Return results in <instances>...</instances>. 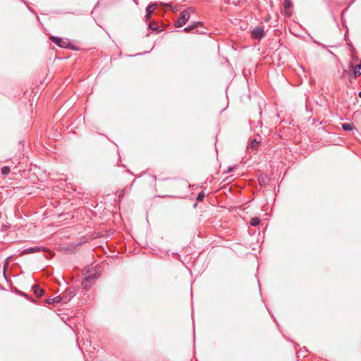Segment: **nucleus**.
I'll list each match as a JSON object with an SVG mask.
<instances>
[{
  "label": "nucleus",
  "mask_w": 361,
  "mask_h": 361,
  "mask_svg": "<svg viewBox=\"0 0 361 361\" xmlns=\"http://www.w3.org/2000/svg\"><path fill=\"white\" fill-rule=\"evenodd\" d=\"M192 8H188L180 12L178 19L175 22L176 27H181L188 21L190 18V13H193Z\"/></svg>",
  "instance_id": "nucleus-1"
},
{
  "label": "nucleus",
  "mask_w": 361,
  "mask_h": 361,
  "mask_svg": "<svg viewBox=\"0 0 361 361\" xmlns=\"http://www.w3.org/2000/svg\"><path fill=\"white\" fill-rule=\"evenodd\" d=\"M49 39L59 47L75 49L74 46L71 45L67 39H63L56 36H50Z\"/></svg>",
  "instance_id": "nucleus-2"
},
{
  "label": "nucleus",
  "mask_w": 361,
  "mask_h": 361,
  "mask_svg": "<svg viewBox=\"0 0 361 361\" xmlns=\"http://www.w3.org/2000/svg\"><path fill=\"white\" fill-rule=\"evenodd\" d=\"M99 276L98 274H90L87 276H86L83 281H82V286L83 289L88 290L92 284L94 283V281Z\"/></svg>",
  "instance_id": "nucleus-3"
},
{
  "label": "nucleus",
  "mask_w": 361,
  "mask_h": 361,
  "mask_svg": "<svg viewBox=\"0 0 361 361\" xmlns=\"http://www.w3.org/2000/svg\"><path fill=\"white\" fill-rule=\"evenodd\" d=\"M76 295V290L74 287L67 288L61 297L63 302H68Z\"/></svg>",
  "instance_id": "nucleus-4"
},
{
  "label": "nucleus",
  "mask_w": 361,
  "mask_h": 361,
  "mask_svg": "<svg viewBox=\"0 0 361 361\" xmlns=\"http://www.w3.org/2000/svg\"><path fill=\"white\" fill-rule=\"evenodd\" d=\"M293 7V4L291 0H284L283 14L286 17H290L292 15L291 9Z\"/></svg>",
  "instance_id": "nucleus-5"
},
{
  "label": "nucleus",
  "mask_w": 361,
  "mask_h": 361,
  "mask_svg": "<svg viewBox=\"0 0 361 361\" xmlns=\"http://www.w3.org/2000/svg\"><path fill=\"white\" fill-rule=\"evenodd\" d=\"M265 36L264 28L256 27L251 32V37L255 39H261Z\"/></svg>",
  "instance_id": "nucleus-6"
},
{
  "label": "nucleus",
  "mask_w": 361,
  "mask_h": 361,
  "mask_svg": "<svg viewBox=\"0 0 361 361\" xmlns=\"http://www.w3.org/2000/svg\"><path fill=\"white\" fill-rule=\"evenodd\" d=\"M41 250L45 251V248L39 247V246H35L33 247H29V248L24 249L23 250L21 251L20 255H24L35 253L37 252H39Z\"/></svg>",
  "instance_id": "nucleus-7"
},
{
  "label": "nucleus",
  "mask_w": 361,
  "mask_h": 361,
  "mask_svg": "<svg viewBox=\"0 0 361 361\" xmlns=\"http://www.w3.org/2000/svg\"><path fill=\"white\" fill-rule=\"evenodd\" d=\"M32 290H33L34 294L37 298L42 297L45 293V290L44 289H42V288H40V286L39 285H37V284H35L32 286Z\"/></svg>",
  "instance_id": "nucleus-8"
},
{
  "label": "nucleus",
  "mask_w": 361,
  "mask_h": 361,
  "mask_svg": "<svg viewBox=\"0 0 361 361\" xmlns=\"http://www.w3.org/2000/svg\"><path fill=\"white\" fill-rule=\"evenodd\" d=\"M157 5L156 4H152L147 7V8H146L147 14L145 16L146 20H147L150 18L152 13L157 8Z\"/></svg>",
  "instance_id": "nucleus-9"
},
{
  "label": "nucleus",
  "mask_w": 361,
  "mask_h": 361,
  "mask_svg": "<svg viewBox=\"0 0 361 361\" xmlns=\"http://www.w3.org/2000/svg\"><path fill=\"white\" fill-rule=\"evenodd\" d=\"M198 27H202V22H195L193 24L188 26V27H185L184 29H183V31L185 32H189L190 31H192L195 29H197Z\"/></svg>",
  "instance_id": "nucleus-10"
},
{
  "label": "nucleus",
  "mask_w": 361,
  "mask_h": 361,
  "mask_svg": "<svg viewBox=\"0 0 361 361\" xmlns=\"http://www.w3.org/2000/svg\"><path fill=\"white\" fill-rule=\"evenodd\" d=\"M350 68L353 70L354 78H356L361 75V63L354 67L353 64L350 63Z\"/></svg>",
  "instance_id": "nucleus-11"
},
{
  "label": "nucleus",
  "mask_w": 361,
  "mask_h": 361,
  "mask_svg": "<svg viewBox=\"0 0 361 361\" xmlns=\"http://www.w3.org/2000/svg\"><path fill=\"white\" fill-rule=\"evenodd\" d=\"M60 301H62V300H61L60 296H56V297H54V298H47L45 300L46 303H47V304L58 303Z\"/></svg>",
  "instance_id": "nucleus-12"
},
{
  "label": "nucleus",
  "mask_w": 361,
  "mask_h": 361,
  "mask_svg": "<svg viewBox=\"0 0 361 361\" xmlns=\"http://www.w3.org/2000/svg\"><path fill=\"white\" fill-rule=\"evenodd\" d=\"M260 142V140H257L256 138L252 139L250 143V147L254 150L258 149Z\"/></svg>",
  "instance_id": "nucleus-13"
},
{
  "label": "nucleus",
  "mask_w": 361,
  "mask_h": 361,
  "mask_svg": "<svg viewBox=\"0 0 361 361\" xmlns=\"http://www.w3.org/2000/svg\"><path fill=\"white\" fill-rule=\"evenodd\" d=\"M148 27L153 31H159V26L156 22H151L149 23Z\"/></svg>",
  "instance_id": "nucleus-14"
},
{
  "label": "nucleus",
  "mask_w": 361,
  "mask_h": 361,
  "mask_svg": "<svg viewBox=\"0 0 361 361\" xmlns=\"http://www.w3.org/2000/svg\"><path fill=\"white\" fill-rule=\"evenodd\" d=\"M261 223V219L258 217H253L250 220V224L252 226H257Z\"/></svg>",
  "instance_id": "nucleus-15"
},
{
  "label": "nucleus",
  "mask_w": 361,
  "mask_h": 361,
  "mask_svg": "<svg viewBox=\"0 0 361 361\" xmlns=\"http://www.w3.org/2000/svg\"><path fill=\"white\" fill-rule=\"evenodd\" d=\"M353 127V125L349 123H344L342 124V128L345 131L352 130Z\"/></svg>",
  "instance_id": "nucleus-16"
},
{
  "label": "nucleus",
  "mask_w": 361,
  "mask_h": 361,
  "mask_svg": "<svg viewBox=\"0 0 361 361\" xmlns=\"http://www.w3.org/2000/svg\"><path fill=\"white\" fill-rule=\"evenodd\" d=\"M1 174L4 176L8 175L11 172L10 167L4 166L1 169Z\"/></svg>",
  "instance_id": "nucleus-17"
},
{
  "label": "nucleus",
  "mask_w": 361,
  "mask_h": 361,
  "mask_svg": "<svg viewBox=\"0 0 361 361\" xmlns=\"http://www.w3.org/2000/svg\"><path fill=\"white\" fill-rule=\"evenodd\" d=\"M204 197H205L204 192L202 191L197 195V200L199 202H201L204 200Z\"/></svg>",
  "instance_id": "nucleus-18"
},
{
  "label": "nucleus",
  "mask_w": 361,
  "mask_h": 361,
  "mask_svg": "<svg viewBox=\"0 0 361 361\" xmlns=\"http://www.w3.org/2000/svg\"><path fill=\"white\" fill-rule=\"evenodd\" d=\"M8 259H7V260L4 264V269H6V267L8 266Z\"/></svg>",
  "instance_id": "nucleus-19"
},
{
  "label": "nucleus",
  "mask_w": 361,
  "mask_h": 361,
  "mask_svg": "<svg viewBox=\"0 0 361 361\" xmlns=\"http://www.w3.org/2000/svg\"><path fill=\"white\" fill-rule=\"evenodd\" d=\"M347 73H348V71H345V70H344V71H343V76H342V77H343V76H344L345 74H347Z\"/></svg>",
  "instance_id": "nucleus-20"
},
{
  "label": "nucleus",
  "mask_w": 361,
  "mask_h": 361,
  "mask_svg": "<svg viewBox=\"0 0 361 361\" xmlns=\"http://www.w3.org/2000/svg\"><path fill=\"white\" fill-rule=\"evenodd\" d=\"M195 32H197V33H202V32H200L198 30H196Z\"/></svg>",
  "instance_id": "nucleus-21"
},
{
  "label": "nucleus",
  "mask_w": 361,
  "mask_h": 361,
  "mask_svg": "<svg viewBox=\"0 0 361 361\" xmlns=\"http://www.w3.org/2000/svg\"><path fill=\"white\" fill-rule=\"evenodd\" d=\"M358 95L361 98V92H359Z\"/></svg>",
  "instance_id": "nucleus-22"
}]
</instances>
